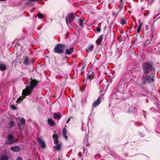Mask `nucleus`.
<instances>
[{
    "mask_svg": "<svg viewBox=\"0 0 160 160\" xmlns=\"http://www.w3.org/2000/svg\"><path fill=\"white\" fill-rule=\"evenodd\" d=\"M153 63L151 61L143 62L142 64L143 72L145 74L151 72V74H154L155 68L153 67Z\"/></svg>",
    "mask_w": 160,
    "mask_h": 160,
    "instance_id": "obj_1",
    "label": "nucleus"
},
{
    "mask_svg": "<svg viewBox=\"0 0 160 160\" xmlns=\"http://www.w3.org/2000/svg\"><path fill=\"white\" fill-rule=\"evenodd\" d=\"M31 81L30 82V85L27 86L25 89L23 90V93L25 95H30L32 93L34 88L36 87L39 82L35 79L30 78Z\"/></svg>",
    "mask_w": 160,
    "mask_h": 160,
    "instance_id": "obj_2",
    "label": "nucleus"
},
{
    "mask_svg": "<svg viewBox=\"0 0 160 160\" xmlns=\"http://www.w3.org/2000/svg\"><path fill=\"white\" fill-rule=\"evenodd\" d=\"M154 74L146 75H143L142 79V82L144 85H148L153 82L154 81Z\"/></svg>",
    "mask_w": 160,
    "mask_h": 160,
    "instance_id": "obj_3",
    "label": "nucleus"
},
{
    "mask_svg": "<svg viewBox=\"0 0 160 160\" xmlns=\"http://www.w3.org/2000/svg\"><path fill=\"white\" fill-rule=\"evenodd\" d=\"M64 45L61 44H58L54 47L53 51L55 53L61 54L63 53L64 51Z\"/></svg>",
    "mask_w": 160,
    "mask_h": 160,
    "instance_id": "obj_4",
    "label": "nucleus"
},
{
    "mask_svg": "<svg viewBox=\"0 0 160 160\" xmlns=\"http://www.w3.org/2000/svg\"><path fill=\"white\" fill-rule=\"evenodd\" d=\"M18 141V139L17 138L14 139L13 136L12 134H10L7 137V140L5 141V143L8 145H9Z\"/></svg>",
    "mask_w": 160,
    "mask_h": 160,
    "instance_id": "obj_5",
    "label": "nucleus"
},
{
    "mask_svg": "<svg viewBox=\"0 0 160 160\" xmlns=\"http://www.w3.org/2000/svg\"><path fill=\"white\" fill-rule=\"evenodd\" d=\"M103 98V95L102 94L99 96L97 100L92 104V108H94L98 106L101 103V100Z\"/></svg>",
    "mask_w": 160,
    "mask_h": 160,
    "instance_id": "obj_6",
    "label": "nucleus"
},
{
    "mask_svg": "<svg viewBox=\"0 0 160 160\" xmlns=\"http://www.w3.org/2000/svg\"><path fill=\"white\" fill-rule=\"evenodd\" d=\"M75 18V16L74 14L73 13H71L68 14L66 18V23L68 24V21L69 23H71Z\"/></svg>",
    "mask_w": 160,
    "mask_h": 160,
    "instance_id": "obj_7",
    "label": "nucleus"
},
{
    "mask_svg": "<svg viewBox=\"0 0 160 160\" xmlns=\"http://www.w3.org/2000/svg\"><path fill=\"white\" fill-rule=\"evenodd\" d=\"M95 74L94 72L92 71H89L87 77V79H92L94 77Z\"/></svg>",
    "mask_w": 160,
    "mask_h": 160,
    "instance_id": "obj_8",
    "label": "nucleus"
},
{
    "mask_svg": "<svg viewBox=\"0 0 160 160\" xmlns=\"http://www.w3.org/2000/svg\"><path fill=\"white\" fill-rule=\"evenodd\" d=\"M30 61V60H29V58L27 56L23 57V63L24 65L26 66L28 65Z\"/></svg>",
    "mask_w": 160,
    "mask_h": 160,
    "instance_id": "obj_9",
    "label": "nucleus"
},
{
    "mask_svg": "<svg viewBox=\"0 0 160 160\" xmlns=\"http://www.w3.org/2000/svg\"><path fill=\"white\" fill-rule=\"evenodd\" d=\"M10 149L13 152H18L20 151V148L18 146L12 147L10 148Z\"/></svg>",
    "mask_w": 160,
    "mask_h": 160,
    "instance_id": "obj_10",
    "label": "nucleus"
},
{
    "mask_svg": "<svg viewBox=\"0 0 160 160\" xmlns=\"http://www.w3.org/2000/svg\"><path fill=\"white\" fill-rule=\"evenodd\" d=\"M38 142L42 148H43L45 147V143L41 139L39 138Z\"/></svg>",
    "mask_w": 160,
    "mask_h": 160,
    "instance_id": "obj_11",
    "label": "nucleus"
},
{
    "mask_svg": "<svg viewBox=\"0 0 160 160\" xmlns=\"http://www.w3.org/2000/svg\"><path fill=\"white\" fill-rule=\"evenodd\" d=\"M74 50V48L73 47H72L70 49H67L66 50L65 54L67 55H70L73 52Z\"/></svg>",
    "mask_w": 160,
    "mask_h": 160,
    "instance_id": "obj_12",
    "label": "nucleus"
},
{
    "mask_svg": "<svg viewBox=\"0 0 160 160\" xmlns=\"http://www.w3.org/2000/svg\"><path fill=\"white\" fill-rule=\"evenodd\" d=\"M7 69V65L5 64L0 63V71H3Z\"/></svg>",
    "mask_w": 160,
    "mask_h": 160,
    "instance_id": "obj_13",
    "label": "nucleus"
},
{
    "mask_svg": "<svg viewBox=\"0 0 160 160\" xmlns=\"http://www.w3.org/2000/svg\"><path fill=\"white\" fill-rule=\"evenodd\" d=\"M22 96H20L18 98V100L16 101L17 102L20 103L21 101H22L23 99L25 98V96H28L29 95H25V94H23V91H22Z\"/></svg>",
    "mask_w": 160,
    "mask_h": 160,
    "instance_id": "obj_14",
    "label": "nucleus"
},
{
    "mask_svg": "<svg viewBox=\"0 0 160 160\" xmlns=\"http://www.w3.org/2000/svg\"><path fill=\"white\" fill-rule=\"evenodd\" d=\"M94 48V46L93 45H91L90 46L86 48L85 49L86 52L87 53H89L90 52L92 51Z\"/></svg>",
    "mask_w": 160,
    "mask_h": 160,
    "instance_id": "obj_15",
    "label": "nucleus"
},
{
    "mask_svg": "<svg viewBox=\"0 0 160 160\" xmlns=\"http://www.w3.org/2000/svg\"><path fill=\"white\" fill-rule=\"evenodd\" d=\"M103 37V35H101L100 36L99 38L97 39L96 42L97 44L99 45L102 42V38Z\"/></svg>",
    "mask_w": 160,
    "mask_h": 160,
    "instance_id": "obj_16",
    "label": "nucleus"
},
{
    "mask_svg": "<svg viewBox=\"0 0 160 160\" xmlns=\"http://www.w3.org/2000/svg\"><path fill=\"white\" fill-rule=\"evenodd\" d=\"M53 138L54 139V143L55 144H58V136L56 134H54L53 135Z\"/></svg>",
    "mask_w": 160,
    "mask_h": 160,
    "instance_id": "obj_17",
    "label": "nucleus"
},
{
    "mask_svg": "<svg viewBox=\"0 0 160 160\" xmlns=\"http://www.w3.org/2000/svg\"><path fill=\"white\" fill-rule=\"evenodd\" d=\"M79 26L81 28H84L83 24L84 23V20L81 18H79Z\"/></svg>",
    "mask_w": 160,
    "mask_h": 160,
    "instance_id": "obj_18",
    "label": "nucleus"
},
{
    "mask_svg": "<svg viewBox=\"0 0 160 160\" xmlns=\"http://www.w3.org/2000/svg\"><path fill=\"white\" fill-rule=\"evenodd\" d=\"M48 124L51 126H53L55 123L54 120L51 119H48Z\"/></svg>",
    "mask_w": 160,
    "mask_h": 160,
    "instance_id": "obj_19",
    "label": "nucleus"
},
{
    "mask_svg": "<svg viewBox=\"0 0 160 160\" xmlns=\"http://www.w3.org/2000/svg\"><path fill=\"white\" fill-rule=\"evenodd\" d=\"M67 130L65 127H64L62 130V133L63 137L65 138L66 139L68 138V137L66 135Z\"/></svg>",
    "mask_w": 160,
    "mask_h": 160,
    "instance_id": "obj_20",
    "label": "nucleus"
},
{
    "mask_svg": "<svg viewBox=\"0 0 160 160\" xmlns=\"http://www.w3.org/2000/svg\"><path fill=\"white\" fill-rule=\"evenodd\" d=\"M56 144L57 145L54 147V149H56L57 151H59L60 150L61 147V143Z\"/></svg>",
    "mask_w": 160,
    "mask_h": 160,
    "instance_id": "obj_21",
    "label": "nucleus"
},
{
    "mask_svg": "<svg viewBox=\"0 0 160 160\" xmlns=\"http://www.w3.org/2000/svg\"><path fill=\"white\" fill-rule=\"evenodd\" d=\"M54 118L58 119H59L61 117V116L60 113H55L54 115Z\"/></svg>",
    "mask_w": 160,
    "mask_h": 160,
    "instance_id": "obj_22",
    "label": "nucleus"
},
{
    "mask_svg": "<svg viewBox=\"0 0 160 160\" xmlns=\"http://www.w3.org/2000/svg\"><path fill=\"white\" fill-rule=\"evenodd\" d=\"M9 157L5 155L4 156H2L0 158V160H8Z\"/></svg>",
    "mask_w": 160,
    "mask_h": 160,
    "instance_id": "obj_23",
    "label": "nucleus"
},
{
    "mask_svg": "<svg viewBox=\"0 0 160 160\" xmlns=\"http://www.w3.org/2000/svg\"><path fill=\"white\" fill-rule=\"evenodd\" d=\"M25 120L24 118H22L20 120V123L21 125H24L25 123Z\"/></svg>",
    "mask_w": 160,
    "mask_h": 160,
    "instance_id": "obj_24",
    "label": "nucleus"
},
{
    "mask_svg": "<svg viewBox=\"0 0 160 160\" xmlns=\"http://www.w3.org/2000/svg\"><path fill=\"white\" fill-rule=\"evenodd\" d=\"M121 4L119 6V9L121 10L123 6V1L122 0H120Z\"/></svg>",
    "mask_w": 160,
    "mask_h": 160,
    "instance_id": "obj_25",
    "label": "nucleus"
},
{
    "mask_svg": "<svg viewBox=\"0 0 160 160\" xmlns=\"http://www.w3.org/2000/svg\"><path fill=\"white\" fill-rule=\"evenodd\" d=\"M9 125L10 128H12L13 126H14V122L12 120L9 123Z\"/></svg>",
    "mask_w": 160,
    "mask_h": 160,
    "instance_id": "obj_26",
    "label": "nucleus"
},
{
    "mask_svg": "<svg viewBox=\"0 0 160 160\" xmlns=\"http://www.w3.org/2000/svg\"><path fill=\"white\" fill-rule=\"evenodd\" d=\"M37 16L38 17V18L40 19L42 18L43 16V15L42 13H38Z\"/></svg>",
    "mask_w": 160,
    "mask_h": 160,
    "instance_id": "obj_27",
    "label": "nucleus"
},
{
    "mask_svg": "<svg viewBox=\"0 0 160 160\" xmlns=\"http://www.w3.org/2000/svg\"><path fill=\"white\" fill-rule=\"evenodd\" d=\"M11 108L12 109L14 110H16L17 109V107L14 105H11Z\"/></svg>",
    "mask_w": 160,
    "mask_h": 160,
    "instance_id": "obj_28",
    "label": "nucleus"
},
{
    "mask_svg": "<svg viewBox=\"0 0 160 160\" xmlns=\"http://www.w3.org/2000/svg\"><path fill=\"white\" fill-rule=\"evenodd\" d=\"M126 23V21L123 18H122L121 23L122 24H124Z\"/></svg>",
    "mask_w": 160,
    "mask_h": 160,
    "instance_id": "obj_29",
    "label": "nucleus"
},
{
    "mask_svg": "<svg viewBox=\"0 0 160 160\" xmlns=\"http://www.w3.org/2000/svg\"><path fill=\"white\" fill-rule=\"evenodd\" d=\"M139 22L138 27L141 28L142 26V22H141V21L140 19H139Z\"/></svg>",
    "mask_w": 160,
    "mask_h": 160,
    "instance_id": "obj_30",
    "label": "nucleus"
},
{
    "mask_svg": "<svg viewBox=\"0 0 160 160\" xmlns=\"http://www.w3.org/2000/svg\"><path fill=\"white\" fill-rule=\"evenodd\" d=\"M141 27H138L137 29V32L139 33L141 31Z\"/></svg>",
    "mask_w": 160,
    "mask_h": 160,
    "instance_id": "obj_31",
    "label": "nucleus"
},
{
    "mask_svg": "<svg viewBox=\"0 0 160 160\" xmlns=\"http://www.w3.org/2000/svg\"><path fill=\"white\" fill-rule=\"evenodd\" d=\"M96 30L98 32H100L101 31V28H96Z\"/></svg>",
    "mask_w": 160,
    "mask_h": 160,
    "instance_id": "obj_32",
    "label": "nucleus"
},
{
    "mask_svg": "<svg viewBox=\"0 0 160 160\" xmlns=\"http://www.w3.org/2000/svg\"><path fill=\"white\" fill-rule=\"evenodd\" d=\"M16 160H22V158L20 157H18Z\"/></svg>",
    "mask_w": 160,
    "mask_h": 160,
    "instance_id": "obj_33",
    "label": "nucleus"
},
{
    "mask_svg": "<svg viewBox=\"0 0 160 160\" xmlns=\"http://www.w3.org/2000/svg\"><path fill=\"white\" fill-rule=\"evenodd\" d=\"M154 31H155L154 29V28H152V29H151V32H152V33H154Z\"/></svg>",
    "mask_w": 160,
    "mask_h": 160,
    "instance_id": "obj_34",
    "label": "nucleus"
},
{
    "mask_svg": "<svg viewBox=\"0 0 160 160\" xmlns=\"http://www.w3.org/2000/svg\"><path fill=\"white\" fill-rule=\"evenodd\" d=\"M80 74L81 75H82L83 72H84L83 70H80Z\"/></svg>",
    "mask_w": 160,
    "mask_h": 160,
    "instance_id": "obj_35",
    "label": "nucleus"
},
{
    "mask_svg": "<svg viewBox=\"0 0 160 160\" xmlns=\"http://www.w3.org/2000/svg\"><path fill=\"white\" fill-rule=\"evenodd\" d=\"M71 118H72V117H70V118L68 119V120H67V122H67V123H68L69 122V121L70 120V119H71Z\"/></svg>",
    "mask_w": 160,
    "mask_h": 160,
    "instance_id": "obj_36",
    "label": "nucleus"
},
{
    "mask_svg": "<svg viewBox=\"0 0 160 160\" xmlns=\"http://www.w3.org/2000/svg\"><path fill=\"white\" fill-rule=\"evenodd\" d=\"M154 33H152L151 35V38L152 39L153 37Z\"/></svg>",
    "mask_w": 160,
    "mask_h": 160,
    "instance_id": "obj_37",
    "label": "nucleus"
},
{
    "mask_svg": "<svg viewBox=\"0 0 160 160\" xmlns=\"http://www.w3.org/2000/svg\"><path fill=\"white\" fill-rule=\"evenodd\" d=\"M84 68H85V66H84V65H83V66L82 67V68H81V70H83V69H84Z\"/></svg>",
    "mask_w": 160,
    "mask_h": 160,
    "instance_id": "obj_38",
    "label": "nucleus"
},
{
    "mask_svg": "<svg viewBox=\"0 0 160 160\" xmlns=\"http://www.w3.org/2000/svg\"><path fill=\"white\" fill-rule=\"evenodd\" d=\"M58 160H61L60 158H59Z\"/></svg>",
    "mask_w": 160,
    "mask_h": 160,
    "instance_id": "obj_39",
    "label": "nucleus"
},
{
    "mask_svg": "<svg viewBox=\"0 0 160 160\" xmlns=\"http://www.w3.org/2000/svg\"><path fill=\"white\" fill-rule=\"evenodd\" d=\"M18 125H19V126H20V124L19 123H18Z\"/></svg>",
    "mask_w": 160,
    "mask_h": 160,
    "instance_id": "obj_40",
    "label": "nucleus"
}]
</instances>
